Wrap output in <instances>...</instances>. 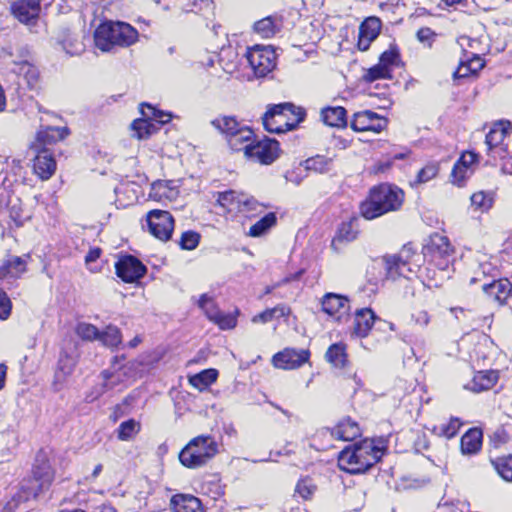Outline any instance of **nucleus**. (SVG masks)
<instances>
[{
	"label": "nucleus",
	"mask_w": 512,
	"mask_h": 512,
	"mask_svg": "<svg viewBox=\"0 0 512 512\" xmlns=\"http://www.w3.org/2000/svg\"><path fill=\"white\" fill-rule=\"evenodd\" d=\"M198 305L205 312L209 320L216 323L221 329H231L236 326V318L230 314L222 313L214 300L207 294L201 295Z\"/></svg>",
	"instance_id": "obj_13"
},
{
	"label": "nucleus",
	"mask_w": 512,
	"mask_h": 512,
	"mask_svg": "<svg viewBox=\"0 0 512 512\" xmlns=\"http://www.w3.org/2000/svg\"><path fill=\"white\" fill-rule=\"evenodd\" d=\"M376 315L370 308L356 310L354 315L353 334L357 337H366L373 327Z\"/></svg>",
	"instance_id": "obj_21"
},
{
	"label": "nucleus",
	"mask_w": 512,
	"mask_h": 512,
	"mask_svg": "<svg viewBox=\"0 0 512 512\" xmlns=\"http://www.w3.org/2000/svg\"><path fill=\"white\" fill-rule=\"evenodd\" d=\"M306 112L292 103H281L270 107L263 116V125L271 133L294 130L304 120Z\"/></svg>",
	"instance_id": "obj_4"
},
{
	"label": "nucleus",
	"mask_w": 512,
	"mask_h": 512,
	"mask_svg": "<svg viewBox=\"0 0 512 512\" xmlns=\"http://www.w3.org/2000/svg\"><path fill=\"white\" fill-rule=\"evenodd\" d=\"M171 507L174 512H204L201 501L187 494H177L171 499Z\"/></svg>",
	"instance_id": "obj_25"
},
{
	"label": "nucleus",
	"mask_w": 512,
	"mask_h": 512,
	"mask_svg": "<svg viewBox=\"0 0 512 512\" xmlns=\"http://www.w3.org/2000/svg\"><path fill=\"white\" fill-rule=\"evenodd\" d=\"M60 44L66 54L70 56L80 55L85 50L83 42L76 35L71 33L66 34L60 41Z\"/></svg>",
	"instance_id": "obj_43"
},
{
	"label": "nucleus",
	"mask_w": 512,
	"mask_h": 512,
	"mask_svg": "<svg viewBox=\"0 0 512 512\" xmlns=\"http://www.w3.org/2000/svg\"><path fill=\"white\" fill-rule=\"evenodd\" d=\"M138 39V31L124 22H104L94 32L95 46L103 52L115 46L128 47Z\"/></svg>",
	"instance_id": "obj_3"
},
{
	"label": "nucleus",
	"mask_w": 512,
	"mask_h": 512,
	"mask_svg": "<svg viewBox=\"0 0 512 512\" xmlns=\"http://www.w3.org/2000/svg\"><path fill=\"white\" fill-rule=\"evenodd\" d=\"M366 82H373L378 79H387L391 78V69L384 67L383 64H376L373 67L369 68L367 72L363 76Z\"/></svg>",
	"instance_id": "obj_50"
},
{
	"label": "nucleus",
	"mask_w": 512,
	"mask_h": 512,
	"mask_svg": "<svg viewBox=\"0 0 512 512\" xmlns=\"http://www.w3.org/2000/svg\"><path fill=\"white\" fill-rule=\"evenodd\" d=\"M76 365V360L73 356L69 355L66 352H62L60 354L57 369L55 372V378L58 382H63L67 376H69Z\"/></svg>",
	"instance_id": "obj_38"
},
{
	"label": "nucleus",
	"mask_w": 512,
	"mask_h": 512,
	"mask_svg": "<svg viewBox=\"0 0 512 512\" xmlns=\"http://www.w3.org/2000/svg\"><path fill=\"white\" fill-rule=\"evenodd\" d=\"M435 36H436L435 32L429 27L420 28L417 32V39L421 43L426 44L429 47H431L432 42L435 39Z\"/></svg>",
	"instance_id": "obj_60"
},
{
	"label": "nucleus",
	"mask_w": 512,
	"mask_h": 512,
	"mask_svg": "<svg viewBox=\"0 0 512 512\" xmlns=\"http://www.w3.org/2000/svg\"><path fill=\"white\" fill-rule=\"evenodd\" d=\"M33 169L42 180L49 179L56 169V162L47 149L38 151L34 158Z\"/></svg>",
	"instance_id": "obj_20"
},
{
	"label": "nucleus",
	"mask_w": 512,
	"mask_h": 512,
	"mask_svg": "<svg viewBox=\"0 0 512 512\" xmlns=\"http://www.w3.org/2000/svg\"><path fill=\"white\" fill-rule=\"evenodd\" d=\"M498 381L497 372L480 371L474 375L472 381L465 387L473 392H482L491 389Z\"/></svg>",
	"instance_id": "obj_26"
},
{
	"label": "nucleus",
	"mask_w": 512,
	"mask_h": 512,
	"mask_svg": "<svg viewBox=\"0 0 512 512\" xmlns=\"http://www.w3.org/2000/svg\"><path fill=\"white\" fill-rule=\"evenodd\" d=\"M381 30V21L377 17H368L359 27L358 35V48L361 51H366L372 41L379 35Z\"/></svg>",
	"instance_id": "obj_18"
},
{
	"label": "nucleus",
	"mask_w": 512,
	"mask_h": 512,
	"mask_svg": "<svg viewBox=\"0 0 512 512\" xmlns=\"http://www.w3.org/2000/svg\"><path fill=\"white\" fill-rule=\"evenodd\" d=\"M32 477L48 487L51 485L54 479V472L45 455H37L35 465L32 470Z\"/></svg>",
	"instance_id": "obj_27"
},
{
	"label": "nucleus",
	"mask_w": 512,
	"mask_h": 512,
	"mask_svg": "<svg viewBox=\"0 0 512 512\" xmlns=\"http://www.w3.org/2000/svg\"><path fill=\"white\" fill-rule=\"evenodd\" d=\"M322 310L337 321L347 318L350 311L349 299L336 293H327L323 296Z\"/></svg>",
	"instance_id": "obj_14"
},
{
	"label": "nucleus",
	"mask_w": 512,
	"mask_h": 512,
	"mask_svg": "<svg viewBox=\"0 0 512 512\" xmlns=\"http://www.w3.org/2000/svg\"><path fill=\"white\" fill-rule=\"evenodd\" d=\"M218 377V371L216 369L210 368L205 369L189 378V383L201 390L206 389L208 386H210L212 383H214L217 380Z\"/></svg>",
	"instance_id": "obj_37"
},
{
	"label": "nucleus",
	"mask_w": 512,
	"mask_h": 512,
	"mask_svg": "<svg viewBox=\"0 0 512 512\" xmlns=\"http://www.w3.org/2000/svg\"><path fill=\"white\" fill-rule=\"evenodd\" d=\"M134 135L138 139L148 138L150 135L159 130L158 126L147 117L136 119L131 124Z\"/></svg>",
	"instance_id": "obj_40"
},
{
	"label": "nucleus",
	"mask_w": 512,
	"mask_h": 512,
	"mask_svg": "<svg viewBox=\"0 0 512 512\" xmlns=\"http://www.w3.org/2000/svg\"><path fill=\"white\" fill-rule=\"evenodd\" d=\"M482 290L489 299L497 302L499 305H504L512 296V284L507 278L484 282Z\"/></svg>",
	"instance_id": "obj_15"
},
{
	"label": "nucleus",
	"mask_w": 512,
	"mask_h": 512,
	"mask_svg": "<svg viewBox=\"0 0 512 512\" xmlns=\"http://www.w3.org/2000/svg\"><path fill=\"white\" fill-rule=\"evenodd\" d=\"M383 450L373 440L365 439L342 450L338 457V466L350 474L367 471L382 457Z\"/></svg>",
	"instance_id": "obj_2"
},
{
	"label": "nucleus",
	"mask_w": 512,
	"mask_h": 512,
	"mask_svg": "<svg viewBox=\"0 0 512 512\" xmlns=\"http://www.w3.org/2000/svg\"><path fill=\"white\" fill-rule=\"evenodd\" d=\"M140 431V423L134 419H129L120 424L117 429V437L119 440H131Z\"/></svg>",
	"instance_id": "obj_47"
},
{
	"label": "nucleus",
	"mask_w": 512,
	"mask_h": 512,
	"mask_svg": "<svg viewBox=\"0 0 512 512\" xmlns=\"http://www.w3.org/2000/svg\"><path fill=\"white\" fill-rule=\"evenodd\" d=\"M216 204L220 206L224 212L237 214L239 210L244 209L249 202L244 199V194L234 190L216 193Z\"/></svg>",
	"instance_id": "obj_17"
},
{
	"label": "nucleus",
	"mask_w": 512,
	"mask_h": 512,
	"mask_svg": "<svg viewBox=\"0 0 512 512\" xmlns=\"http://www.w3.org/2000/svg\"><path fill=\"white\" fill-rule=\"evenodd\" d=\"M26 271V261L19 256H9L0 265V280L17 279Z\"/></svg>",
	"instance_id": "obj_24"
},
{
	"label": "nucleus",
	"mask_w": 512,
	"mask_h": 512,
	"mask_svg": "<svg viewBox=\"0 0 512 512\" xmlns=\"http://www.w3.org/2000/svg\"><path fill=\"white\" fill-rule=\"evenodd\" d=\"M246 59L256 77L267 76L276 66V54L270 46L256 45L248 48Z\"/></svg>",
	"instance_id": "obj_7"
},
{
	"label": "nucleus",
	"mask_w": 512,
	"mask_h": 512,
	"mask_svg": "<svg viewBox=\"0 0 512 512\" xmlns=\"http://www.w3.org/2000/svg\"><path fill=\"white\" fill-rule=\"evenodd\" d=\"M277 218L275 213L270 212L258 220L250 227L249 235L252 237H259L266 233L271 227L276 224Z\"/></svg>",
	"instance_id": "obj_44"
},
{
	"label": "nucleus",
	"mask_w": 512,
	"mask_h": 512,
	"mask_svg": "<svg viewBox=\"0 0 512 512\" xmlns=\"http://www.w3.org/2000/svg\"><path fill=\"white\" fill-rule=\"evenodd\" d=\"M178 193L173 181L157 180L152 183L149 195L156 200H173L178 196Z\"/></svg>",
	"instance_id": "obj_29"
},
{
	"label": "nucleus",
	"mask_w": 512,
	"mask_h": 512,
	"mask_svg": "<svg viewBox=\"0 0 512 512\" xmlns=\"http://www.w3.org/2000/svg\"><path fill=\"white\" fill-rule=\"evenodd\" d=\"M200 238L198 232L188 230L182 233L179 245L183 250H194L199 245Z\"/></svg>",
	"instance_id": "obj_51"
},
{
	"label": "nucleus",
	"mask_w": 512,
	"mask_h": 512,
	"mask_svg": "<svg viewBox=\"0 0 512 512\" xmlns=\"http://www.w3.org/2000/svg\"><path fill=\"white\" fill-rule=\"evenodd\" d=\"M322 121L331 127H342L346 125V110L341 106L326 107L321 110Z\"/></svg>",
	"instance_id": "obj_33"
},
{
	"label": "nucleus",
	"mask_w": 512,
	"mask_h": 512,
	"mask_svg": "<svg viewBox=\"0 0 512 512\" xmlns=\"http://www.w3.org/2000/svg\"><path fill=\"white\" fill-rule=\"evenodd\" d=\"M466 157L467 156H461L459 161L454 165L451 173L453 183L457 184L458 186H461L467 177L468 170L466 165Z\"/></svg>",
	"instance_id": "obj_52"
},
{
	"label": "nucleus",
	"mask_w": 512,
	"mask_h": 512,
	"mask_svg": "<svg viewBox=\"0 0 512 512\" xmlns=\"http://www.w3.org/2000/svg\"><path fill=\"white\" fill-rule=\"evenodd\" d=\"M470 75H473L471 67L467 64L466 61H461L456 71L453 73L454 80L467 78Z\"/></svg>",
	"instance_id": "obj_62"
},
{
	"label": "nucleus",
	"mask_w": 512,
	"mask_h": 512,
	"mask_svg": "<svg viewBox=\"0 0 512 512\" xmlns=\"http://www.w3.org/2000/svg\"><path fill=\"white\" fill-rule=\"evenodd\" d=\"M404 193L396 186L380 184L370 190L369 197L361 203L360 212L367 220L398 210L403 203Z\"/></svg>",
	"instance_id": "obj_1"
},
{
	"label": "nucleus",
	"mask_w": 512,
	"mask_h": 512,
	"mask_svg": "<svg viewBox=\"0 0 512 512\" xmlns=\"http://www.w3.org/2000/svg\"><path fill=\"white\" fill-rule=\"evenodd\" d=\"M69 134L67 127L47 126L38 131L36 140L42 145L52 144L63 140Z\"/></svg>",
	"instance_id": "obj_32"
},
{
	"label": "nucleus",
	"mask_w": 512,
	"mask_h": 512,
	"mask_svg": "<svg viewBox=\"0 0 512 512\" xmlns=\"http://www.w3.org/2000/svg\"><path fill=\"white\" fill-rule=\"evenodd\" d=\"M498 474L506 481H512V455L492 461Z\"/></svg>",
	"instance_id": "obj_48"
},
{
	"label": "nucleus",
	"mask_w": 512,
	"mask_h": 512,
	"mask_svg": "<svg viewBox=\"0 0 512 512\" xmlns=\"http://www.w3.org/2000/svg\"><path fill=\"white\" fill-rule=\"evenodd\" d=\"M10 313L11 301L7 294L4 291L0 290V319H7Z\"/></svg>",
	"instance_id": "obj_61"
},
{
	"label": "nucleus",
	"mask_w": 512,
	"mask_h": 512,
	"mask_svg": "<svg viewBox=\"0 0 512 512\" xmlns=\"http://www.w3.org/2000/svg\"><path fill=\"white\" fill-rule=\"evenodd\" d=\"M439 167L436 163H428L417 174L416 183H426L437 176Z\"/></svg>",
	"instance_id": "obj_55"
},
{
	"label": "nucleus",
	"mask_w": 512,
	"mask_h": 512,
	"mask_svg": "<svg viewBox=\"0 0 512 512\" xmlns=\"http://www.w3.org/2000/svg\"><path fill=\"white\" fill-rule=\"evenodd\" d=\"M98 340L110 348L118 347L122 342V335L118 327L109 325L104 331H99Z\"/></svg>",
	"instance_id": "obj_42"
},
{
	"label": "nucleus",
	"mask_w": 512,
	"mask_h": 512,
	"mask_svg": "<svg viewBox=\"0 0 512 512\" xmlns=\"http://www.w3.org/2000/svg\"><path fill=\"white\" fill-rule=\"evenodd\" d=\"M290 308L284 304L277 305L273 308L266 309L263 312L255 315L252 318L253 323H267L272 321L274 318H280L288 315Z\"/></svg>",
	"instance_id": "obj_41"
},
{
	"label": "nucleus",
	"mask_w": 512,
	"mask_h": 512,
	"mask_svg": "<svg viewBox=\"0 0 512 512\" xmlns=\"http://www.w3.org/2000/svg\"><path fill=\"white\" fill-rule=\"evenodd\" d=\"M331 435L343 441H352L361 434L358 423L350 417L344 418L330 430Z\"/></svg>",
	"instance_id": "obj_23"
},
{
	"label": "nucleus",
	"mask_w": 512,
	"mask_h": 512,
	"mask_svg": "<svg viewBox=\"0 0 512 512\" xmlns=\"http://www.w3.org/2000/svg\"><path fill=\"white\" fill-rule=\"evenodd\" d=\"M356 219H350L347 222L341 223L338 228L337 234L332 240L331 246L335 248L338 242H351L357 238L358 230L356 225Z\"/></svg>",
	"instance_id": "obj_35"
},
{
	"label": "nucleus",
	"mask_w": 512,
	"mask_h": 512,
	"mask_svg": "<svg viewBox=\"0 0 512 512\" xmlns=\"http://www.w3.org/2000/svg\"><path fill=\"white\" fill-rule=\"evenodd\" d=\"M253 136V131L246 126H243L236 133H234L233 136H230L226 140L233 151H244L245 145L253 143Z\"/></svg>",
	"instance_id": "obj_36"
},
{
	"label": "nucleus",
	"mask_w": 512,
	"mask_h": 512,
	"mask_svg": "<svg viewBox=\"0 0 512 512\" xmlns=\"http://www.w3.org/2000/svg\"><path fill=\"white\" fill-rule=\"evenodd\" d=\"M147 225L149 232L161 241L171 239L174 230V218L170 212L165 210H151L147 214Z\"/></svg>",
	"instance_id": "obj_9"
},
{
	"label": "nucleus",
	"mask_w": 512,
	"mask_h": 512,
	"mask_svg": "<svg viewBox=\"0 0 512 512\" xmlns=\"http://www.w3.org/2000/svg\"><path fill=\"white\" fill-rule=\"evenodd\" d=\"M483 432L478 427L467 430L461 437L460 450L465 456H473L480 452L482 448Z\"/></svg>",
	"instance_id": "obj_19"
},
{
	"label": "nucleus",
	"mask_w": 512,
	"mask_h": 512,
	"mask_svg": "<svg viewBox=\"0 0 512 512\" xmlns=\"http://www.w3.org/2000/svg\"><path fill=\"white\" fill-rule=\"evenodd\" d=\"M486 266L487 265H481L480 270L476 272V275L470 278V285H475L479 283L481 286L484 282H489L487 280V274H486Z\"/></svg>",
	"instance_id": "obj_63"
},
{
	"label": "nucleus",
	"mask_w": 512,
	"mask_h": 512,
	"mask_svg": "<svg viewBox=\"0 0 512 512\" xmlns=\"http://www.w3.org/2000/svg\"><path fill=\"white\" fill-rule=\"evenodd\" d=\"M48 488V486L44 485L42 482L34 479L33 477L24 479L21 483L19 499L23 501L35 499Z\"/></svg>",
	"instance_id": "obj_31"
},
{
	"label": "nucleus",
	"mask_w": 512,
	"mask_h": 512,
	"mask_svg": "<svg viewBox=\"0 0 512 512\" xmlns=\"http://www.w3.org/2000/svg\"><path fill=\"white\" fill-rule=\"evenodd\" d=\"M279 151L278 141L270 138H265L244 146V154L247 158L265 165L274 162L279 156Z\"/></svg>",
	"instance_id": "obj_8"
},
{
	"label": "nucleus",
	"mask_w": 512,
	"mask_h": 512,
	"mask_svg": "<svg viewBox=\"0 0 512 512\" xmlns=\"http://www.w3.org/2000/svg\"><path fill=\"white\" fill-rule=\"evenodd\" d=\"M218 453V444L210 435H200L189 441L179 453L181 464L195 469L205 465Z\"/></svg>",
	"instance_id": "obj_5"
},
{
	"label": "nucleus",
	"mask_w": 512,
	"mask_h": 512,
	"mask_svg": "<svg viewBox=\"0 0 512 512\" xmlns=\"http://www.w3.org/2000/svg\"><path fill=\"white\" fill-rule=\"evenodd\" d=\"M461 425L462 423L458 418H451L447 424L441 426V433L448 439L453 438L457 434Z\"/></svg>",
	"instance_id": "obj_58"
},
{
	"label": "nucleus",
	"mask_w": 512,
	"mask_h": 512,
	"mask_svg": "<svg viewBox=\"0 0 512 512\" xmlns=\"http://www.w3.org/2000/svg\"><path fill=\"white\" fill-rule=\"evenodd\" d=\"M425 259L439 270H446L453 259L454 247L447 236L434 233L429 236L422 248Z\"/></svg>",
	"instance_id": "obj_6"
},
{
	"label": "nucleus",
	"mask_w": 512,
	"mask_h": 512,
	"mask_svg": "<svg viewBox=\"0 0 512 512\" xmlns=\"http://www.w3.org/2000/svg\"><path fill=\"white\" fill-rule=\"evenodd\" d=\"M310 351L308 349L285 348L273 356L272 362L276 368L292 370L308 362Z\"/></svg>",
	"instance_id": "obj_12"
},
{
	"label": "nucleus",
	"mask_w": 512,
	"mask_h": 512,
	"mask_svg": "<svg viewBox=\"0 0 512 512\" xmlns=\"http://www.w3.org/2000/svg\"><path fill=\"white\" fill-rule=\"evenodd\" d=\"M40 9V0H18L11 6L15 18L26 24H31L38 18Z\"/></svg>",
	"instance_id": "obj_16"
},
{
	"label": "nucleus",
	"mask_w": 512,
	"mask_h": 512,
	"mask_svg": "<svg viewBox=\"0 0 512 512\" xmlns=\"http://www.w3.org/2000/svg\"><path fill=\"white\" fill-rule=\"evenodd\" d=\"M466 62L471 67L473 74H476L484 67V62L478 55H473V57Z\"/></svg>",
	"instance_id": "obj_64"
},
{
	"label": "nucleus",
	"mask_w": 512,
	"mask_h": 512,
	"mask_svg": "<svg viewBox=\"0 0 512 512\" xmlns=\"http://www.w3.org/2000/svg\"><path fill=\"white\" fill-rule=\"evenodd\" d=\"M317 490V486L314 484L311 478H304L298 481L295 493L304 500L312 498Z\"/></svg>",
	"instance_id": "obj_49"
},
{
	"label": "nucleus",
	"mask_w": 512,
	"mask_h": 512,
	"mask_svg": "<svg viewBox=\"0 0 512 512\" xmlns=\"http://www.w3.org/2000/svg\"><path fill=\"white\" fill-rule=\"evenodd\" d=\"M140 112L144 117L154 122L159 129L163 124L171 120V114L158 110L148 103H142L140 105Z\"/></svg>",
	"instance_id": "obj_39"
},
{
	"label": "nucleus",
	"mask_w": 512,
	"mask_h": 512,
	"mask_svg": "<svg viewBox=\"0 0 512 512\" xmlns=\"http://www.w3.org/2000/svg\"><path fill=\"white\" fill-rule=\"evenodd\" d=\"M510 129L511 123L509 121L501 120L494 123L485 139L488 150L500 145L509 133Z\"/></svg>",
	"instance_id": "obj_28"
},
{
	"label": "nucleus",
	"mask_w": 512,
	"mask_h": 512,
	"mask_svg": "<svg viewBox=\"0 0 512 512\" xmlns=\"http://www.w3.org/2000/svg\"><path fill=\"white\" fill-rule=\"evenodd\" d=\"M281 29V20L276 16H267L254 24V31L262 38H271Z\"/></svg>",
	"instance_id": "obj_30"
},
{
	"label": "nucleus",
	"mask_w": 512,
	"mask_h": 512,
	"mask_svg": "<svg viewBox=\"0 0 512 512\" xmlns=\"http://www.w3.org/2000/svg\"><path fill=\"white\" fill-rule=\"evenodd\" d=\"M76 334L83 340H98L99 330L96 326L81 322L76 326Z\"/></svg>",
	"instance_id": "obj_53"
},
{
	"label": "nucleus",
	"mask_w": 512,
	"mask_h": 512,
	"mask_svg": "<svg viewBox=\"0 0 512 512\" xmlns=\"http://www.w3.org/2000/svg\"><path fill=\"white\" fill-rule=\"evenodd\" d=\"M124 374L125 373L122 372L121 370L110 373V374H108L107 372H103V376L105 378L104 386L107 389L114 388L115 386L119 385L123 381L122 377Z\"/></svg>",
	"instance_id": "obj_59"
},
{
	"label": "nucleus",
	"mask_w": 512,
	"mask_h": 512,
	"mask_svg": "<svg viewBox=\"0 0 512 512\" xmlns=\"http://www.w3.org/2000/svg\"><path fill=\"white\" fill-rule=\"evenodd\" d=\"M211 125L228 139L243 126L232 116H220L211 121Z\"/></svg>",
	"instance_id": "obj_34"
},
{
	"label": "nucleus",
	"mask_w": 512,
	"mask_h": 512,
	"mask_svg": "<svg viewBox=\"0 0 512 512\" xmlns=\"http://www.w3.org/2000/svg\"><path fill=\"white\" fill-rule=\"evenodd\" d=\"M399 61V52L396 47H391L390 49L384 51L379 58V63L383 64L384 67L390 68L393 65H396Z\"/></svg>",
	"instance_id": "obj_56"
},
{
	"label": "nucleus",
	"mask_w": 512,
	"mask_h": 512,
	"mask_svg": "<svg viewBox=\"0 0 512 512\" xmlns=\"http://www.w3.org/2000/svg\"><path fill=\"white\" fill-rule=\"evenodd\" d=\"M403 250L400 256H389L385 258L387 275L391 279H395L398 276L405 278L409 277V273H415L416 271L412 268L411 264L403 258V254L406 253Z\"/></svg>",
	"instance_id": "obj_22"
},
{
	"label": "nucleus",
	"mask_w": 512,
	"mask_h": 512,
	"mask_svg": "<svg viewBox=\"0 0 512 512\" xmlns=\"http://www.w3.org/2000/svg\"><path fill=\"white\" fill-rule=\"evenodd\" d=\"M492 202V198L482 191L474 193L471 196V204L477 210H488L492 206Z\"/></svg>",
	"instance_id": "obj_54"
},
{
	"label": "nucleus",
	"mask_w": 512,
	"mask_h": 512,
	"mask_svg": "<svg viewBox=\"0 0 512 512\" xmlns=\"http://www.w3.org/2000/svg\"><path fill=\"white\" fill-rule=\"evenodd\" d=\"M387 119L370 110H364L354 114L351 121V128L354 131L366 132L371 131L380 133L387 127Z\"/></svg>",
	"instance_id": "obj_11"
},
{
	"label": "nucleus",
	"mask_w": 512,
	"mask_h": 512,
	"mask_svg": "<svg viewBox=\"0 0 512 512\" xmlns=\"http://www.w3.org/2000/svg\"><path fill=\"white\" fill-rule=\"evenodd\" d=\"M332 163L333 158L323 155H316L305 161V167L308 170H313L319 173H326L331 170Z\"/></svg>",
	"instance_id": "obj_45"
},
{
	"label": "nucleus",
	"mask_w": 512,
	"mask_h": 512,
	"mask_svg": "<svg viewBox=\"0 0 512 512\" xmlns=\"http://www.w3.org/2000/svg\"><path fill=\"white\" fill-rule=\"evenodd\" d=\"M326 359L335 367L342 368L345 366L346 353L344 345L340 343L332 344L326 352Z\"/></svg>",
	"instance_id": "obj_46"
},
{
	"label": "nucleus",
	"mask_w": 512,
	"mask_h": 512,
	"mask_svg": "<svg viewBox=\"0 0 512 512\" xmlns=\"http://www.w3.org/2000/svg\"><path fill=\"white\" fill-rule=\"evenodd\" d=\"M116 275L126 283H134L146 273V267L132 255L121 257L115 264Z\"/></svg>",
	"instance_id": "obj_10"
},
{
	"label": "nucleus",
	"mask_w": 512,
	"mask_h": 512,
	"mask_svg": "<svg viewBox=\"0 0 512 512\" xmlns=\"http://www.w3.org/2000/svg\"><path fill=\"white\" fill-rule=\"evenodd\" d=\"M244 199L249 202V205H247L244 209L241 208L238 213L243 214L245 217H251L256 215L258 212H262V205L253 197H249L248 195L244 194Z\"/></svg>",
	"instance_id": "obj_57"
}]
</instances>
